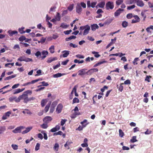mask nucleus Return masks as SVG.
Segmentation results:
<instances>
[{
    "label": "nucleus",
    "mask_w": 153,
    "mask_h": 153,
    "mask_svg": "<svg viewBox=\"0 0 153 153\" xmlns=\"http://www.w3.org/2000/svg\"><path fill=\"white\" fill-rule=\"evenodd\" d=\"M18 97L17 98L16 97H10L9 98V100L10 102H12L14 100L16 102H19V101H18Z\"/></svg>",
    "instance_id": "nucleus-14"
},
{
    "label": "nucleus",
    "mask_w": 153,
    "mask_h": 153,
    "mask_svg": "<svg viewBox=\"0 0 153 153\" xmlns=\"http://www.w3.org/2000/svg\"><path fill=\"white\" fill-rule=\"evenodd\" d=\"M60 126L59 125H56L55 127L54 128H52L51 130L50 131L52 132H55L60 129Z\"/></svg>",
    "instance_id": "nucleus-10"
},
{
    "label": "nucleus",
    "mask_w": 153,
    "mask_h": 153,
    "mask_svg": "<svg viewBox=\"0 0 153 153\" xmlns=\"http://www.w3.org/2000/svg\"><path fill=\"white\" fill-rule=\"evenodd\" d=\"M32 128V127H27L26 128L25 130L22 131V134H24L28 132Z\"/></svg>",
    "instance_id": "nucleus-15"
},
{
    "label": "nucleus",
    "mask_w": 153,
    "mask_h": 153,
    "mask_svg": "<svg viewBox=\"0 0 153 153\" xmlns=\"http://www.w3.org/2000/svg\"><path fill=\"white\" fill-rule=\"evenodd\" d=\"M122 25L123 27H126L128 25V23L126 21H124L122 22Z\"/></svg>",
    "instance_id": "nucleus-34"
},
{
    "label": "nucleus",
    "mask_w": 153,
    "mask_h": 153,
    "mask_svg": "<svg viewBox=\"0 0 153 153\" xmlns=\"http://www.w3.org/2000/svg\"><path fill=\"white\" fill-rule=\"evenodd\" d=\"M72 32L71 30H67L64 32V33L65 35H68Z\"/></svg>",
    "instance_id": "nucleus-62"
},
{
    "label": "nucleus",
    "mask_w": 153,
    "mask_h": 153,
    "mask_svg": "<svg viewBox=\"0 0 153 153\" xmlns=\"http://www.w3.org/2000/svg\"><path fill=\"white\" fill-rule=\"evenodd\" d=\"M119 136L121 137H123L124 135V133L121 129L119 130Z\"/></svg>",
    "instance_id": "nucleus-48"
},
{
    "label": "nucleus",
    "mask_w": 153,
    "mask_h": 153,
    "mask_svg": "<svg viewBox=\"0 0 153 153\" xmlns=\"http://www.w3.org/2000/svg\"><path fill=\"white\" fill-rule=\"evenodd\" d=\"M87 120L85 119L83 121L81 122L80 123L82 125V126H83V127H85L88 124V123H87L85 125H84L83 124L84 123H87Z\"/></svg>",
    "instance_id": "nucleus-46"
},
{
    "label": "nucleus",
    "mask_w": 153,
    "mask_h": 153,
    "mask_svg": "<svg viewBox=\"0 0 153 153\" xmlns=\"http://www.w3.org/2000/svg\"><path fill=\"white\" fill-rule=\"evenodd\" d=\"M123 0H117L116 1V4L117 5L119 6L122 4L123 2Z\"/></svg>",
    "instance_id": "nucleus-39"
},
{
    "label": "nucleus",
    "mask_w": 153,
    "mask_h": 153,
    "mask_svg": "<svg viewBox=\"0 0 153 153\" xmlns=\"http://www.w3.org/2000/svg\"><path fill=\"white\" fill-rule=\"evenodd\" d=\"M63 108V105L61 104H59L57 105L56 108V112L59 114L61 112L62 108Z\"/></svg>",
    "instance_id": "nucleus-6"
},
{
    "label": "nucleus",
    "mask_w": 153,
    "mask_h": 153,
    "mask_svg": "<svg viewBox=\"0 0 153 153\" xmlns=\"http://www.w3.org/2000/svg\"><path fill=\"white\" fill-rule=\"evenodd\" d=\"M19 39V41L21 42H23L24 40H25L26 39L25 37L24 36H22L20 37Z\"/></svg>",
    "instance_id": "nucleus-52"
},
{
    "label": "nucleus",
    "mask_w": 153,
    "mask_h": 153,
    "mask_svg": "<svg viewBox=\"0 0 153 153\" xmlns=\"http://www.w3.org/2000/svg\"><path fill=\"white\" fill-rule=\"evenodd\" d=\"M65 74H61L60 73H58L57 74H53V77L54 78H58L61 76H62L65 75Z\"/></svg>",
    "instance_id": "nucleus-20"
},
{
    "label": "nucleus",
    "mask_w": 153,
    "mask_h": 153,
    "mask_svg": "<svg viewBox=\"0 0 153 153\" xmlns=\"http://www.w3.org/2000/svg\"><path fill=\"white\" fill-rule=\"evenodd\" d=\"M52 119L51 117L46 116L44 118L43 120L44 123H48L52 120Z\"/></svg>",
    "instance_id": "nucleus-5"
},
{
    "label": "nucleus",
    "mask_w": 153,
    "mask_h": 153,
    "mask_svg": "<svg viewBox=\"0 0 153 153\" xmlns=\"http://www.w3.org/2000/svg\"><path fill=\"white\" fill-rule=\"evenodd\" d=\"M25 90V88H23L22 89H20V88H18L16 90H15L13 92L14 94H16L19 93L21 92L22 91Z\"/></svg>",
    "instance_id": "nucleus-24"
},
{
    "label": "nucleus",
    "mask_w": 153,
    "mask_h": 153,
    "mask_svg": "<svg viewBox=\"0 0 153 153\" xmlns=\"http://www.w3.org/2000/svg\"><path fill=\"white\" fill-rule=\"evenodd\" d=\"M47 124L48 123H43V124L40 125V127L42 128L46 129L48 127Z\"/></svg>",
    "instance_id": "nucleus-38"
},
{
    "label": "nucleus",
    "mask_w": 153,
    "mask_h": 153,
    "mask_svg": "<svg viewBox=\"0 0 153 153\" xmlns=\"http://www.w3.org/2000/svg\"><path fill=\"white\" fill-rule=\"evenodd\" d=\"M59 146V144L57 143H56L53 146V149L55 151H57L58 150Z\"/></svg>",
    "instance_id": "nucleus-32"
},
{
    "label": "nucleus",
    "mask_w": 153,
    "mask_h": 153,
    "mask_svg": "<svg viewBox=\"0 0 153 153\" xmlns=\"http://www.w3.org/2000/svg\"><path fill=\"white\" fill-rule=\"evenodd\" d=\"M123 84V83H121L119 88V90L121 92H122V91L123 90V86H122V85Z\"/></svg>",
    "instance_id": "nucleus-58"
},
{
    "label": "nucleus",
    "mask_w": 153,
    "mask_h": 153,
    "mask_svg": "<svg viewBox=\"0 0 153 153\" xmlns=\"http://www.w3.org/2000/svg\"><path fill=\"white\" fill-rule=\"evenodd\" d=\"M135 7V6L134 5H132L128 6L127 7V9L128 10H131L132 9L134 8Z\"/></svg>",
    "instance_id": "nucleus-56"
},
{
    "label": "nucleus",
    "mask_w": 153,
    "mask_h": 153,
    "mask_svg": "<svg viewBox=\"0 0 153 153\" xmlns=\"http://www.w3.org/2000/svg\"><path fill=\"white\" fill-rule=\"evenodd\" d=\"M136 136H134L132 137V139H131L130 142L132 143H134L135 142L137 141V140L136 139Z\"/></svg>",
    "instance_id": "nucleus-35"
},
{
    "label": "nucleus",
    "mask_w": 153,
    "mask_h": 153,
    "mask_svg": "<svg viewBox=\"0 0 153 153\" xmlns=\"http://www.w3.org/2000/svg\"><path fill=\"white\" fill-rule=\"evenodd\" d=\"M124 10L121 8L118 9L114 13V16L115 17L119 16L122 12Z\"/></svg>",
    "instance_id": "nucleus-7"
},
{
    "label": "nucleus",
    "mask_w": 153,
    "mask_h": 153,
    "mask_svg": "<svg viewBox=\"0 0 153 153\" xmlns=\"http://www.w3.org/2000/svg\"><path fill=\"white\" fill-rule=\"evenodd\" d=\"M137 5L138 6L143 7L144 6V4L142 0H137L136 1Z\"/></svg>",
    "instance_id": "nucleus-11"
},
{
    "label": "nucleus",
    "mask_w": 153,
    "mask_h": 153,
    "mask_svg": "<svg viewBox=\"0 0 153 153\" xmlns=\"http://www.w3.org/2000/svg\"><path fill=\"white\" fill-rule=\"evenodd\" d=\"M67 121V120L65 119H62L61 121V125L63 126L65 123V122Z\"/></svg>",
    "instance_id": "nucleus-55"
},
{
    "label": "nucleus",
    "mask_w": 153,
    "mask_h": 153,
    "mask_svg": "<svg viewBox=\"0 0 153 153\" xmlns=\"http://www.w3.org/2000/svg\"><path fill=\"white\" fill-rule=\"evenodd\" d=\"M76 57L79 59H83L84 58V56L81 54L76 55Z\"/></svg>",
    "instance_id": "nucleus-54"
},
{
    "label": "nucleus",
    "mask_w": 153,
    "mask_h": 153,
    "mask_svg": "<svg viewBox=\"0 0 153 153\" xmlns=\"http://www.w3.org/2000/svg\"><path fill=\"white\" fill-rule=\"evenodd\" d=\"M79 99L76 97H75L74 98L73 100V104L76 103H79Z\"/></svg>",
    "instance_id": "nucleus-47"
},
{
    "label": "nucleus",
    "mask_w": 153,
    "mask_h": 153,
    "mask_svg": "<svg viewBox=\"0 0 153 153\" xmlns=\"http://www.w3.org/2000/svg\"><path fill=\"white\" fill-rule=\"evenodd\" d=\"M87 69L85 68L79 70L78 71V75L82 77L84 75H87Z\"/></svg>",
    "instance_id": "nucleus-3"
},
{
    "label": "nucleus",
    "mask_w": 153,
    "mask_h": 153,
    "mask_svg": "<svg viewBox=\"0 0 153 153\" xmlns=\"http://www.w3.org/2000/svg\"><path fill=\"white\" fill-rule=\"evenodd\" d=\"M22 112L25 114H32V113L30 111L27 109H26L25 110V111H22Z\"/></svg>",
    "instance_id": "nucleus-36"
},
{
    "label": "nucleus",
    "mask_w": 153,
    "mask_h": 153,
    "mask_svg": "<svg viewBox=\"0 0 153 153\" xmlns=\"http://www.w3.org/2000/svg\"><path fill=\"white\" fill-rule=\"evenodd\" d=\"M57 59V58L56 57H54L53 58L51 57L49 58L47 61V62L48 63H51L53 61L55 60H56Z\"/></svg>",
    "instance_id": "nucleus-19"
},
{
    "label": "nucleus",
    "mask_w": 153,
    "mask_h": 153,
    "mask_svg": "<svg viewBox=\"0 0 153 153\" xmlns=\"http://www.w3.org/2000/svg\"><path fill=\"white\" fill-rule=\"evenodd\" d=\"M62 52L64 53L62 56L64 58L67 57L70 53V51H64Z\"/></svg>",
    "instance_id": "nucleus-18"
},
{
    "label": "nucleus",
    "mask_w": 153,
    "mask_h": 153,
    "mask_svg": "<svg viewBox=\"0 0 153 153\" xmlns=\"http://www.w3.org/2000/svg\"><path fill=\"white\" fill-rule=\"evenodd\" d=\"M133 17H134L135 19L137 20V21H138V22H139L140 21V19L138 16L137 15H134L133 16Z\"/></svg>",
    "instance_id": "nucleus-60"
},
{
    "label": "nucleus",
    "mask_w": 153,
    "mask_h": 153,
    "mask_svg": "<svg viewBox=\"0 0 153 153\" xmlns=\"http://www.w3.org/2000/svg\"><path fill=\"white\" fill-rule=\"evenodd\" d=\"M7 33L10 36H12L13 35L17 34L18 33V32L16 31H12L10 30H9L7 31Z\"/></svg>",
    "instance_id": "nucleus-16"
},
{
    "label": "nucleus",
    "mask_w": 153,
    "mask_h": 153,
    "mask_svg": "<svg viewBox=\"0 0 153 153\" xmlns=\"http://www.w3.org/2000/svg\"><path fill=\"white\" fill-rule=\"evenodd\" d=\"M24 59H25L24 61L26 62H32L33 61L32 59L29 58H27V57H26L25 56Z\"/></svg>",
    "instance_id": "nucleus-41"
},
{
    "label": "nucleus",
    "mask_w": 153,
    "mask_h": 153,
    "mask_svg": "<svg viewBox=\"0 0 153 153\" xmlns=\"http://www.w3.org/2000/svg\"><path fill=\"white\" fill-rule=\"evenodd\" d=\"M90 29V27L89 25H85V27L83 32V35H85L87 34L88 33Z\"/></svg>",
    "instance_id": "nucleus-8"
},
{
    "label": "nucleus",
    "mask_w": 153,
    "mask_h": 153,
    "mask_svg": "<svg viewBox=\"0 0 153 153\" xmlns=\"http://www.w3.org/2000/svg\"><path fill=\"white\" fill-rule=\"evenodd\" d=\"M82 10V9L79 4H77L76 7V12L79 14H80Z\"/></svg>",
    "instance_id": "nucleus-9"
},
{
    "label": "nucleus",
    "mask_w": 153,
    "mask_h": 153,
    "mask_svg": "<svg viewBox=\"0 0 153 153\" xmlns=\"http://www.w3.org/2000/svg\"><path fill=\"white\" fill-rule=\"evenodd\" d=\"M87 76H90L93 73V71L92 70V69H91L87 71Z\"/></svg>",
    "instance_id": "nucleus-42"
},
{
    "label": "nucleus",
    "mask_w": 153,
    "mask_h": 153,
    "mask_svg": "<svg viewBox=\"0 0 153 153\" xmlns=\"http://www.w3.org/2000/svg\"><path fill=\"white\" fill-rule=\"evenodd\" d=\"M114 7V5L113 2L111 1H108L106 4L105 8L106 10H108L109 9H112Z\"/></svg>",
    "instance_id": "nucleus-2"
},
{
    "label": "nucleus",
    "mask_w": 153,
    "mask_h": 153,
    "mask_svg": "<svg viewBox=\"0 0 153 153\" xmlns=\"http://www.w3.org/2000/svg\"><path fill=\"white\" fill-rule=\"evenodd\" d=\"M47 102L46 100L43 99L41 101V105L42 107H44Z\"/></svg>",
    "instance_id": "nucleus-43"
},
{
    "label": "nucleus",
    "mask_w": 153,
    "mask_h": 153,
    "mask_svg": "<svg viewBox=\"0 0 153 153\" xmlns=\"http://www.w3.org/2000/svg\"><path fill=\"white\" fill-rule=\"evenodd\" d=\"M51 102L48 103L47 104V105L45 107L44 110H45V113L47 112L48 111L49 108L50 107V106L51 105Z\"/></svg>",
    "instance_id": "nucleus-25"
},
{
    "label": "nucleus",
    "mask_w": 153,
    "mask_h": 153,
    "mask_svg": "<svg viewBox=\"0 0 153 153\" xmlns=\"http://www.w3.org/2000/svg\"><path fill=\"white\" fill-rule=\"evenodd\" d=\"M16 76V74L7 77H6L4 79L5 80L11 79L12 78L15 77Z\"/></svg>",
    "instance_id": "nucleus-22"
},
{
    "label": "nucleus",
    "mask_w": 153,
    "mask_h": 153,
    "mask_svg": "<svg viewBox=\"0 0 153 153\" xmlns=\"http://www.w3.org/2000/svg\"><path fill=\"white\" fill-rule=\"evenodd\" d=\"M113 20V18H111L109 19H108L107 20H106L105 22H104V24L105 25H109L110 23H111L112 20Z\"/></svg>",
    "instance_id": "nucleus-27"
},
{
    "label": "nucleus",
    "mask_w": 153,
    "mask_h": 153,
    "mask_svg": "<svg viewBox=\"0 0 153 153\" xmlns=\"http://www.w3.org/2000/svg\"><path fill=\"white\" fill-rule=\"evenodd\" d=\"M24 29L25 27H22L21 28H19V30L20 33L23 34L26 32L25 31L23 30Z\"/></svg>",
    "instance_id": "nucleus-40"
},
{
    "label": "nucleus",
    "mask_w": 153,
    "mask_h": 153,
    "mask_svg": "<svg viewBox=\"0 0 153 153\" xmlns=\"http://www.w3.org/2000/svg\"><path fill=\"white\" fill-rule=\"evenodd\" d=\"M133 17V15L132 13H128L127 14L126 16V17L128 19H130Z\"/></svg>",
    "instance_id": "nucleus-61"
},
{
    "label": "nucleus",
    "mask_w": 153,
    "mask_h": 153,
    "mask_svg": "<svg viewBox=\"0 0 153 153\" xmlns=\"http://www.w3.org/2000/svg\"><path fill=\"white\" fill-rule=\"evenodd\" d=\"M74 7V4H71L68 7V10L70 11H72Z\"/></svg>",
    "instance_id": "nucleus-49"
},
{
    "label": "nucleus",
    "mask_w": 153,
    "mask_h": 153,
    "mask_svg": "<svg viewBox=\"0 0 153 153\" xmlns=\"http://www.w3.org/2000/svg\"><path fill=\"white\" fill-rule=\"evenodd\" d=\"M40 144L38 143H37L36 146L35 147V150L36 151L38 150L39 149V147L40 146Z\"/></svg>",
    "instance_id": "nucleus-50"
},
{
    "label": "nucleus",
    "mask_w": 153,
    "mask_h": 153,
    "mask_svg": "<svg viewBox=\"0 0 153 153\" xmlns=\"http://www.w3.org/2000/svg\"><path fill=\"white\" fill-rule=\"evenodd\" d=\"M80 114V113L79 112L77 113V112H75L74 114L71 115V117L72 118L74 119L76 117V115H79Z\"/></svg>",
    "instance_id": "nucleus-29"
},
{
    "label": "nucleus",
    "mask_w": 153,
    "mask_h": 153,
    "mask_svg": "<svg viewBox=\"0 0 153 153\" xmlns=\"http://www.w3.org/2000/svg\"><path fill=\"white\" fill-rule=\"evenodd\" d=\"M97 3V2H93L91 3L90 1L87 2V5L88 7H91L92 8H94Z\"/></svg>",
    "instance_id": "nucleus-4"
},
{
    "label": "nucleus",
    "mask_w": 153,
    "mask_h": 153,
    "mask_svg": "<svg viewBox=\"0 0 153 153\" xmlns=\"http://www.w3.org/2000/svg\"><path fill=\"white\" fill-rule=\"evenodd\" d=\"M76 38V36H72L66 38L65 41H68L73 39H75Z\"/></svg>",
    "instance_id": "nucleus-30"
},
{
    "label": "nucleus",
    "mask_w": 153,
    "mask_h": 153,
    "mask_svg": "<svg viewBox=\"0 0 153 153\" xmlns=\"http://www.w3.org/2000/svg\"><path fill=\"white\" fill-rule=\"evenodd\" d=\"M24 56H20L19 58H18V59H17V61L20 62L24 61Z\"/></svg>",
    "instance_id": "nucleus-45"
},
{
    "label": "nucleus",
    "mask_w": 153,
    "mask_h": 153,
    "mask_svg": "<svg viewBox=\"0 0 153 153\" xmlns=\"http://www.w3.org/2000/svg\"><path fill=\"white\" fill-rule=\"evenodd\" d=\"M91 29L92 31H95L96 29L99 28L97 24H94L91 25Z\"/></svg>",
    "instance_id": "nucleus-17"
},
{
    "label": "nucleus",
    "mask_w": 153,
    "mask_h": 153,
    "mask_svg": "<svg viewBox=\"0 0 153 153\" xmlns=\"http://www.w3.org/2000/svg\"><path fill=\"white\" fill-rule=\"evenodd\" d=\"M56 21H60L61 19V16L59 13H57V14L56 15L55 18Z\"/></svg>",
    "instance_id": "nucleus-28"
},
{
    "label": "nucleus",
    "mask_w": 153,
    "mask_h": 153,
    "mask_svg": "<svg viewBox=\"0 0 153 153\" xmlns=\"http://www.w3.org/2000/svg\"><path fill=\"white\" fill-rule=\"evenodd\" d=\"M12 132L15 134H16L18 133H21V131L19 127H17L15 129L12 131Z\"/></svg>",
    "instance_id": "nucleus-21"
},
{
    "label": "nucleus",
    "mask_w": 153,
    "mask_h": 153,
    "mask_svg": "<svg viewBox=\"0 0 153 153\" xmlns=\"http://www.w3.org/2000/svg\"><path fill=\"white\" fill-rule=\"evenodd\" d=\"M41 53L39 51H37L35 54V56H36L37 57H38L39 56H41Z\"/></svg>",
    "instance_id": "nucleus-53"
},
{
    "label": "nucleus",
    "mask_w": 153,
    "mask_h": 153,
    "mask_svg": "<svg viewBox=\"0 0 153 153\" xmlns=\"http://www.w3.org/2000/svg\"><path fill=\"white\" fill-rule=\"evenodd\" d=\"M49 50L51 53H53L54 52V46L53 45H52L49 48Z\"/></svg>",
    "instance_id": "nucleus-37"
},
{
    "label": "nucleus",
    "mask_w": 153,
    "mask_h": 153,
    "mask_svg": "<svg viewBox=\"0 0 153 153\" xmlns=\"http://www.w3.org/2000/svg\"><path fill=\"white\" fill-rule=\"evenodd\" d=\"M56 8V6H53L51 7L49 13H50L51 11H55V10Z\"/></svg>",
    "instance_id": "nucleus-59"
},
{
    "label": "nucleus",
    "mask_w": 153,
    "mask_h": 153,
    "mask_svg": "<svg viewBox=\"0 0 153 153\" xmlns=\"http://www.w3.org/2000/svg\"><path fill=\"white\" fill-rule=\"evenodd\" d=\"M48 53V51H43L42 52V54L43 55L41 57L42 59H44L46 57Z\"/></svg>",
    "instance_id": "nucleus-12"
},
{
    "label": "nucleus",
    "mask_w": 153,
    "mask_h": 153,
    "mask_svg": "<svg viewBox=\"0 0 153 153\" xmlns=\"http://www.w3.org/2000/svg\"><path fill=\"white\" fill-rule=\"evenodd\" d=\"M28 97V95L25 94L24 93L18 97V101H20L21 100H23V102L25 103H27V100Z\"/></svg>",
    "instance_id": "nucleus-1"
},
{
    "label": "nucleus",
    "mask_w": 153,
    "mask_h": 153,
    "mask_svg": "<svg viewBox=\"0 0 153 153\" xmlns=\"http://www.w3.org/2000/svg\"><path fill=\"white\" fill-rule=\"evenodd\" d=\"M69 59H67L65 61L62 62L61 64L63 65H66L67 64V63L69 62Z\"/></svg>",
    "instance_id": "nucleus-63"
},
{
    "label": "nucleus",
    "mask_w": 153,
    "mask_h": 153,
    "mask_svg": "<svg viewBox=\"0 0 153 153\" xmlns=\"http://www.w3.org/2000/svg\"><path fill=\"white\" fill-rule=\"evenodd\" d=\"M45 131L43 130L41 131V132L43 134L44 138L45 140H47L48 139V137L46 133L45 132Z\"/></svg>",
    "instance_id": "nucleus-31"
},
{
    "label": "nucleus",
    "mask_w": 153,
    "mask_h": 153,
    "mask_svg": "<svg viewBox=\"0 0 153 153\" xmlns=\"http://www.w3.org/2000/svg\"><path fill=\"white\" fill-rule=\"evenodd\" d=\"M69 26V25L65 24L64 23H61L60 27H62L63 28L66 29Z\"/></svg>",
    "instance_id": "nucleus-33"
},
{
    "label": "nucleus",
    "mask_w": 153,
    "mask_h": 153,
    "mask_svg": "<svg viewBox=\"0 0 153 153\" xmlns=\"http://www.w3.org/2000/svg\"><path fill=\"white\" fill-rule=\"evenodd\" d=\"M11 146L14 150H16L18 149V146L16 145L12 144Z\"/></svg>",
    "instance_id": "nucleus-64"
},
{
    "label": "nucleus",
    "mask_w": 153,
    "mask_h": 153,
    "mask_svg": "<svg viewBox=\"0 0 153 153\" xmlns=\"http://www.w3.org/2000/svg\"><path fill=\"white\" fill-rule=\"evenodd\" d=\"M57 102L56 101L53 102L51 105V107L55 108L56 105H57Z\"/></svg>",
    "instance_id": "nucleus-51"
},
{
    "label": "nucleus",
    "mask_w": 153,
    "mask_h": 153,
    "mask_svg": "<svg viewBox=\"0 0 153 153\" xmlns=\"http://www.w3.org/2000/svg\"><path fill=\"white\" fill-rule=\"evenodd\" d=\"M105 3L104 1H102L98 4V6L101 8H103L105 5Z\"/></svg>",
    "instance_id": "nucleus-26"
},
{
    "label": "nucleus",
    "mask_w": 153,
    "mask_h": 153,
    "mask_svg": "<svg viewBox=\"0 0 153 153\" xmlns=\"http://www.w3.org/2000/svg\"><path fill=\"white\" fill-rule=\"evenodd\" d=\"M32 91L28 90L26 91H25L23 93L25 94H26V95H27L28 94H32Z\"/></svg>",
    "instance_id": "nucleus-57"
},
{
    "label": "nucleus",
    "mask_w": 153,
    "mask_h": 153,
    "mask_svg": "<svg viewBox=\"0 0 153 153\" xmlns=\"http://www.w3.org/2000/svg\"><path fill=\"white\" fill-rule=\"evenodd\" d=\"M141 16L143 18V20L145 21L146 18V16L145 13V12L142 11L141 13Z\"/></svg>",
    "instance_id": "nucleus-44"
},
{
    "label": "nucleus",
    "mask_w": 153,
    "mask_h": 153,
    "mask_svg": "<svg viewBox=\"0 0 153 153\" xmlns=\"http://www.w3.org/2000/svg\"><path fill=\"white\" fill-rule=\"evenodd\" d=\"M107 61H105V60H103V61H100V62H98L96 64H95L94 66V67H96L97 66H98V65H101V64H103V63H107Z\"/></svg>",
    "instance_id": "nucleus-23"
},
{
    "label": "nucleus",
    "mask_w": 153,
    "mask_h": 153,
    "mask_svg": "<svg viewBox=\"0 0 153 153\" xmlns=\"http://www.w3.org/2000/svg\"><path fill=\"white\" fill-rule=\"evenodd\" d=\"M137 0H127L125 1V3L127 4H130L135 3Z\"/></svg>",
    "instance_id": "nucleus-13"
}]
</instances>
